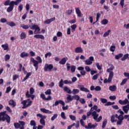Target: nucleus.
Returning a JSON list of instances; mask_svg holds the SVG:
<instances>
[{"label":"nucleus","mask_w":129,"mask_h":129,"mask_svg":"<svg viewBox=\"0 0 129 129\" xmlns=\"http://www.w3.org/2000/svg\"><path fill=\"white\" fill-rule=\"evenodd\" d=\"M118 103L121 105H125L122 107V110L124 113H128L129 110V101L127 98H125L124 100H119ZM125 104H127L125 105Z\"/></svg>","instance_id":"1"},{"label":"nucleus","mask_w":129,"mask_h":129,"mask_svg":"<svg viewBox=\"0 0 129 129\" xmlns=\"http://www.w3.org/2000/svg\"><path fill=\"white\" fill-rule=\"evenodd\" d=\"M7 123L11 122V117L7 114V111L0 112V121H6Z\"/></svg>","instance_id":"2"},{"label":"nucleus","mask_w":129,"mask_h":129,"mask_svg":"<svg viewBox=\"0 0 129 129\" xmlns=\"http://www.w3.org/2000/svg\"><path fill=\"white\" fill-rule=\"evenodd\" d=\"M19 1H11L9 4L10 7H8L7 9V11L8 12V13H11V12L13 11V10H14L15 6H18V5H19Z\"/></svg>","instance_id":"3"},{"label":"nucleus","mask_w":129,"mask_h":129,"mask_svg":"<svg viewBox=\"0 0 129 129\" xmlns=\"http://www.w3.org/2000/svg\"><path fill=\"white\" fill-rule=\"evenodd\" d=\"M19 123L18 122H15L14 125L15 128L18 129H25V124L26 123L24 121H19Z\"/></svg>","instance_id":"4"},{"label":"nucleus","mask_w":129,"mask_h":129,"mask_svg":"<svg viewBox=\"0 0 129 129\" xmlns=\"http://www.w3.org/2000/svg\"><path fill=\"white\" fill-rule=\"evenodd\" d=\"M32 101H31L30 99H28L26 100H23L21 102V104L23 105L22 108H27V107H29L30 106L31 104H32Z\"/></svg>","instance_id":"5"},{"label":"nucleus","mask_w":129,"mask_h":129,"mask_svg":"<svg viewBox=\"0 0 129 129\" xmlns=\"http://www.w3.org/2000/svg\"><path fill=\"white\" fill-rule=\"evenodd\" d=\"M36 116L40 118L39 122L42 124V125H46V123L44 120L46 118V115H43L42 114L38 113L36 114Z\"/></svg>","instance_id":"6"},{"label":"nucleus","mask_w":129,"mask_h":129,"mask_svg":"<svg viewBox=\"0 0 129 129\" xmlns=\"http://www.w3.org/2000/svg\"><path fill=\"white\" fill-rule=\"evenodd\" d=\"M66 66H67V71H70V69H71V71L72 73H74V72H75V70H76V66H70V63H67Z\"/></svg>","instance_id":"7"},{"label":"nucleus","mask_w":129,"mask_h":129,"mask_svg":"<svg viewBox=\"0 0 129 129\" xmlns=\"http://www.w3.org/2000/svg\"><path fill=\"white\" fill-rule=\"evenodd\" d=\"M31 30H35L34 31V34L37 35V34H39V32L41 31V29L39 27V26L36 25H33L32 27L30 28Z\"/></svg>","instance_id":"8"},{"label":"nucleus","mask_w":129,"mask_h":129,"mask_svg":"<svg viewBox=\"0 0 129 129\" xmlns=\"http://www.w3.org/2000/svg\"><path fill=\"white\" fill-rule=\"evenodd\" d=\"M53 69V64H48L46 63L44 67V71L45 72H47V71H52Z\"/></svg>","instance_id":"9"},{"label":"nucleus","mask_w":129,"mask_h":129,"mask_svg":"<svg viewBox=\"0 0 129 129\" xmlns=\"http://www.w3.org/2000/svg\"><path fill=\"white\" fill-rule=\"evenodd\" d=\"M97 126V123H95L94 124H92V123L89 122L88 123V125H85V128L86 129H92L95 128Z\"/></svg>","instance_id":"10"},{"label":"nucleus","mask_w":129,"mask_h":129,"mask_svg":"<svg viewBox=\"0 0 129 129\" xmlns=\"http://www.w3.org/2000/svg\"><path fill=\"white\" fill-rule=\"evenodd\" d=\"M59 104L62 105V106H65V102H64L62 100L55 101L54 104H53L52 106L54 107V106H57V105H58Z\"/></svg>","instance_id":"11"},{"label":"nucleus","mask_w":129,"mask_h":129,"mask_svg":"<svg viewBox=\"0 0 129 129\" xmlns=\"http://www.w3.org/2000/svg\"><path fill=\"white\" fill-rule=\"evenodd\" d=\"M78 88H79L81 91H84V92H90L89 90L84 87L83 85H78Z\"/></svg>","instance_id":"12"},{"label":"nucleus","mask_w":129,"mask_h":129,"mask_svg":"<svg viewBox=\"0 0 129 129\" xmlns=\"http://www.w3.org/2000/svg\"><path fill=\"white\" fill-rule=\"evenodd\" d=\"M112 78H113V75L112 73H110V74H109L108 80L107 79H105L104 80V83H110L112 80Z\"/></svg>","instance_id":"13"},{"label":"nucleus","mask_w":129,"mask_h":129,"mask_svg":"<svg viewBox=\"0 0 129 129\" xmlns=\"http://www.w3.org/2000/svg\"><path fill=\"white\" fill-rule=\"evenodd\" d=\"M110 68L107 69V72L108 73H109V74H110V73H112L113 77V72H112V70H113V69H114V66L111 64H110Z\"/></svg>","instance_id":"14"},{"label":"nucleus","mask_w":129,"mask_h":129,"mask_svg":"<svg viewBox=\"0 0 129 129\" xmlns=\"http://www.w3.org/2000/svg\"><path fill=\"white\" fill-rule=\"evenodd\" d=\"M67 60H68V57H63L59 61V63L61 64V65H65Z\"/></svg>","instance_id":"15"},{"label":"nucleus","mask_w":129,"mask_h":129,"mask_svg":"<svg viewBox=\"0 0 129 129\" xmlns=\"http://www.w3.org/2000/svg\"><path fill=\"white\" fill-rule=\"evenodd\" d=\"M63 90V91H64V92H67V93H68L69 94H71V93H72V92L71 91V89H70L67 86L64 87Z\"/></svg>","instance_id":"16"},{"label":"nucleus","mask_w":129,"mask_h":129,"mask_svg":"<svg viewBox=\"0 0 129 129\" xmlns=\"http://www.w3.org/2000/svg\"><path fill=\"white\" fill-rule=\"evenodd\" d=\"M9 105L13 106V107H15V106H16V105H17V103L15 102L14 100L11 99L9 101Z\"/></svg>","instance_id":"17"},{"label":"nucleus","mask_w":129,"mask_h":129,"mask_svg":"<svg viewBox=\"0 0 129 129\" xmlns=\"http://www.w3.org/2000/svg\"><path fill=\"white\" fill-rule=\"evenodd\" d=\"M34 38H36V39H41V40H45V37H44L43 35L41 34H36L34 36Z\"/></svg>","instance_id":"18"},{"label":"nucleus","mask_w":129,"mask_h":129,"mask_svg":"<svg viewBox=\"0 0 129 129\" xmlns=\"http://www.w3.org/2000/svg\"><path fill=\"white\" fill-rule=\"evenodd\" d=\"M1 47H2L4 51H9V44L6 43L5 44H2Z\"/></svg>","instance_id":"19"},{"label":"nucleus","mask_w":129,"mask_h":129,"mask_svg":"<svg viewBox=\"0 0 129 129\" xmlns=\"http://www.w3.org/2000/svg\"><path fill=\"white\" fill-rule=\"evenodd\" d=\"M92 115L93 116V119L96 120L97 119V118L98 117V114L96 112V111H94L92 113Z\"/></svg>","instance_id":"20"},{"label":"nucleus","mask_w":129,"mask_h":129,"mask_svg":"<svg viewBox=\"0 0 129 129\" xmlns=\"http://www.w3.org/2000/svg\"><path fill=\"white\" fill-rule=\"evenodd\" d=\"M40 110L42 111V112H43V113H47L48 114L52 113V112L51 111L47 110L45 108H41Z\"/></svg>","instance_id":"21"},{"label":"nucleus","mask_w":129,"mask_h":129,"mask_svg":"<svg viewBox=\"0 0 129 129\" xmlns=\"http://www.w3.org/2000/svg\"><path fill=\"white\" fill-rule=\"evenodd\" d=\"M76 13L77 15H78V17H80L82 15V13H81V11H80L79 8H76Z\"/></svg>","instance_id":"22"},{"label":"nucleus","mask_w":129,"mask_h":129,"mask_svg":"<svg viewBox=\"0 0 129 129\" xmlns=\"http://www.w3.org/2000/svg\"><path fill=\"white\" fill-rule=\"evenodd\" d=\"M75 52L76 53H82L83 52V49L81 47H78L75 48Z\"/></svg>","instance_id":"23"},{"label":"nucleus","mask_w":129,"mask_h":129,"mask_svg":"<svg viewBox=\"0 0 129 129\" xmlns=\"http://www.w3.org/2000/svg\"><path fill=\"white\" fill-rule=\"evenodd\" d=\"M67 95V100L68 102H70V101H72V100H73V96L72 97L71 95L70 94H68Z\"/></svg>","instance_id":"24"},{"label":"nucleus","mask_w":129,"mask_h":129,"mask_svg":"<svg viewBox=\"0 0 129 129\" xmlns=\"http://www.w3.org/2000/svg\"><path fill=\"white\" fill-rule=\"evenodd\" d=\"M20 57L21 58H25V57H29V53L23 52L20 54Z\"/></svg>","instance_id":"25"},{"label":"nucleus","mask_w":129,"mask_h":129,"mask_svg":"<svg viewBox=\"0 0 129 129\" xmlns=\"http://www.w3.org/2000/svg\"><path fill=\"white\" fill-rule=\"evenodd\" d=\"M27 38V34L25 32H22L20 34V39L21 40H24Z\"/></svg>","instance_id":"26"},{"label":"nucleus","mask_w":129,"mask_h":129,"mask_svg":"<svg viewBox=\"0 0 129 129\" xmlns=\"http://www.w3.org/2000/svg\"><path fill=\"white\" fill-rule=\"evenodd\" d=\"M109 89L110 90V91H115L116 90V86H110L109 87Z\"/></svg>","instance_id":"27"},{"label":"nucleus","mask_w":129,"mask_h":129,"mask_svg":"<svg viewBox=\"0 0 129 129\" xmlns=\"http://www.w3.org/2000/svg\"><path fill=\"white\" fill-rule=\"evenodd\" d=\"M123 56V54L119 53L118 55H116L115 56V59H116V60H118V59H119V58L122 57Z\"/></svg>","instance_id":"28"},{"label":"nucleus","mask_w":129,"mask_h":129,"mask_svg":"<svg viewBox=\"0 0 129 129\" xmlns=\"http://www.w3.org/2000/svg\"><path fill=\"white\" fill-rule=\"evenodd\" d=\"M128 53H126L124 55L123 57L121 59V61H124V60H126V59H128Z\"/></svg>","instance_id":"29"},{"label":"nucleus","mask_w":129,"mask_h":129,"mask_svg":"<svg viewBox=\"0 0 129 129\" xmlns=\"http://www.w3.org/2000/svg\"><path fill=\"white\" fill-rule=\"evenodd\" d=\"M7 25H8V26H10V27L16 26V24H15V22H7Z\"/></svg>","instance_id":"30"},{"label":"nucleus","mask_w":129,"mask_h":129,"mask_svg":"<svg viewBox=\"0 0 129 129\" xmlns=\"http://www.w3.org/2000/svg\"><path fill=\"white\" fill-rule=\"evenodd\" d=\"M63 85H64V82L63 81V79H61L59 82V87L62 88Z\"/></svg>","instance_id":"31"},{"label":"nucleus","mask_w":129,"mask_h":129,"mask_svg":"<svg viewBox=\"0 0 129 129\" xmlns=\"http://www.w3.org/2000/svg\"><path fill=\"white\" fill-rule=\"evenodd\" d=\"M107 124V120L104 119L102 122V128H104L105 125Z\"/></svg>","instance_id":"32"},{"label":"nucleus","mask_w":129,"mask_h":129,"mask_svg":"<svg viewBox=\"0 0 129 129\" xmlns=\"http://www.w3.org/2000/svg\"><path fill=\"white\" fill-rule=\"evenodd\" d=\"M74 99H75V100H77V101H78V100L80 99V97H79V96H78V95L73 96V100Z\"/></svg>","instance_id":"33"},{"label":"nucleus","mask_w":129,"mask_h":129,"mask_svg":"<svg viewBox=\"0 0 129 129\" xmlns=\"http://www.w3.org/2000/svg\"><path fill=\"white\" fill-rule=\"evenodd\" d=\"M102 25H107L108 24V20L107 19H104L101 21Z\"/></svg>","instance_id":"34"},{"label":"nucleus","mask_w":129,"mask_h":129,"mask_svg":"<svg viewBox=\"0 0 129 129\" xmlns=\"http://www.w3.org/2000/svg\"><path fill=\"white\" fill-rule=\"evenodd\" d=\"M79 93V90L77 89H74L73 90V94H78Z\"/></svg>","instance_id":"35"},{"label":"nucleus","mask_w":129,"mask_h":129,"mask_svg":"<svg viewBox=\"0 0 129 129\" xmlns=\"http://www.w3.org/2000/svg\"><path fill=\"white\" fill-rule=\"evenodd\" d=\"M21 28H23L24 30H28L29 29V25H25V24H22L21 26Z\"/></svg>","instance_id":"36"},{"label":"nucleus","mask_w":129,"mask_h":129,"mask_svg":"<svg viewBox=\"0 0 129 129\" xmlns=\"http://www.w3.org/2000/svg\"><path fill=\"white\" fill-rule=\"evenodd\" d=\"M110 33V30H108L107 31L105 32L103 34V37H107V36H109V33Z\"/></svg>","instance_id":"37"},{"label":"nucleus","mask_w":129,"mask_h":129,"mask_svg":"<svg viewBox=\"0 0 129 129\" xmlns=\"http://www.w3.org/2000/svg\"><path fill=\"white\" fill-rule=\"evenodd\" d=\"M127 80H128V79H124L122 81V82H121V83L120 84V85H121V86H122V85H124V84L125 83H126V82L127 81Z\"/></svg>","instance_id":"38"},{"label":"nucleus","mask_w":129,"mask_h":129,"mask_svg":"<svg viewBox=\"0 0 129 129\" xmlns=\"http://www.w3.org/2000/svg\"><path fill=\"white\" fill-rule=\"evenodd\" d=\"M11 59V56L9 55V54H6L5 56V61H9Z\"/></svg>","instance_id":"39"},{"label":"nucleus","mask_w":129,"mask_h":129,"mask_svg":"<svg viewBox=\"0 0 129 129\" xmlns=\"http://www.w3.org/2000/svg\"><path fill=\"white\" fill-rule=\"evenodd\" d=\"M111 122H115V121H116V120H115V116H114V115H112L111 116Z\"/></svg>","instance_id":"40"},{"label":"nucleus","mask_w":129,"mask_h":129,"mask_svg":"<svg viewBox=\"0 0 129 129\" xmlns=\"http://www.w3.org/2000/svg\"><path fill=\"white\" fill-rule=\"evenodd\" d=\"M85 63L86 65H91L92 64V61L89 59H87L85 60Z\"/></svg>","instance_id":"41"},{"label":"nucleus","mask_w":129,"mask_h":129,"mask_svg":"<svg viewBox=\"0 0 129 129\" xmlns=\"http://www.w3.org/2000/svg\"><path fill=\"white\" fill-rule=\"evenodd\" d=\"M44 93L46 94V95H50L51 93V89L47 90L46 91L44 92Z\"/></svg>","instance_id":"42"},{"label":"nucleus","mask_w":129,"mask_h":129,"mask_svg":"<svg viewBox=\"0 0 129 129\" xmlns=\"http://www.w3.org/2000/svg\"><path fill=\"white\" fill-rule=\"evenodd\" d=\"M64 84H72V81L66 80L63 81Z\"/></svg>","instance_id":"43"},{"label":"nucleus","mask_w":129,"mask_h":129,"mask_svg":"<svg viewBox=\"0 0 129 129\" xmlns=\"http://www.w3.org/2000/svg\"><path fill=\"white\" fill-rule=\"evenodd\" d=\"M110 51H111V52H114V51H115V46H111L110 47Z\"/></svg>","instance_id":"44"},{"label":"nucleus","mask_w":129,"mask_h":129,"mask_svg":"<svg viewBox=\"0 0 129 129\" xmlns=\"http://www.w3.org/2000/svg\"><path fill=\"white\" fill-rule=\"evenodd\" d=\"M57 117H58V115L57 114H54L53 116L51 117V120H55Z\"/></svg>","instance_id":"45"},{"label":"nucleus","mask_w":129,"mask_h":129,"mask_svg":"<svg viewBox=\"0 0 129 129\" xmlns=\"http://www.w3.org/2000/svg\"><path fill=\"white\" fill-rule=\"evenodd\" d=\"M69 117L71 120H76V117L73 115H70Z\"/></svg>","instance_id":"46"},{"label":"nucleus","mask_w":129,"mask_h":129,"mask_svg":"<svg viewBox=\"0 0 129 129\" xmlns=\"http://www.w3.org/2000/svg\"><path fill=\"white\" fill-rule=\"evenodd\" d=\"M36 121L35 120H32L30 121V125H33V126H36Z\"/></svg>","instance_id":"47"},{"label":"nucleus","mask_w":129,"mask_h":129,"mask_svg":"<svg viewBox=\"0 0 129 129\" xmlns=\"http://www.w3.org/2000/svg\"><path fill=\"white\" fill-rule=\"evenodd\" d=\"M60 116L63 119H66V116H65V113L64 112L61 113Z\"/></svg>","instance_id":"48"},{"label":"nucleus","mask_w":129,"mask_h":129,"mask_svg":"<svg viewBox=\"0 0 129 129\" xmlns=\"http://www.w3.org/2000/svg\"><path fill=\"white\" fill-rule=\"evenodd\" d=\"M77 27V25H76V24H74L71 26V28L73 31H75Z\"/></svg>","instance_id":"49"},{"label":"nucleus","mask_w":129,"mask_h":129,"mask_svg":"<svg viewBox=\"0 0 129 129\" xmlns=\"http://www.w3.org/2000/svg\"><path fill=\"white\" fill-rule=\"evenodd\" d=\"M80 102H81L82 103V104H85L86 101H85V99H83V98H81L79 100Z\"/></svg>","instance_id":"50"},{"label":"nucleus","mask_w":129,"mask_h":129,"mask_svg":"<svg viewBox=\"0 0 129 129\" xmlns=\"http://www.w3.org/2000/svg\"><path fill=\"white\" fill-rule=\"evenodd\" d=\"M48 56H49V57H51L52 56V53L50 52L46 53L45 54V58H48Z\"/></svg>","instance_id":"51"},{"label":"nucleus","mask_w":129,"mask_h":129,"mask_svg":"<svg viewBox=\"0 0 129 129\" xmlns=\"http://www.w3.org/2000/svg\"><path fill=\"white\" fill-rule=\"evenodd\" d=\"M100 100H101V102H102V103H106V102H107V99H106L102 98L100 99Z\"/></svg>","instance_id":"52"},{"label":"nucleus","mask_w":129,"mask_h":129,"mask_svg":"<svg viewBox=\"0 0 129 129\" xmlns=\"http://www.w3.org/2000/svg\"><path fill=\"white\" fill-rule=\"evenodd\" d=\"M85 69L87 72H90L91 71V69H90V68L88 66H86Z\"/></svg>","instance_id":"53"},{"label":"nucleus","mask_w":129,"mask_h":129,"mask_svg":"<svg viewBox=\"0 0 129 129\" xmlns=\"http://www.w3.org/2000/svg\"><path fill=\"white\" fill-rule=\"evenodd\" d=\"M12 90V88L11 87H8L6 88V93H9L10 91Z\"/></svg>","instance_id":"54"},{"label":"nucleus","mask_w":129,"mask_h":129,"mask_svg":"<svg viewBox=\"0 0 129 129\" xmlns=\"http://www.w3.org/2000/svg\"><path fill=\"white\" fill-rule=\"evenodd\" d=\"M23 4H20L18 7V11L22 12V11H23Z\"/></svg>","instance_id":"55"},{"label":"nucleus","mask_w":129,"mask_h":129,"mask_svg":"<svg viewBox=\"0 0 129 129\" xmlns=\"http://www.w3.org/2000/svg\"><path fill=\"white\" fill-rule=\"evenodd\" d=\"M98 74H97L93 76V77H92V80H96V79H97L98 78Z\"/></svg>","instance_id":"56"},{"label":"nucleus","mask_w":129,"mask_h":129,"mask_svg":"<svg viewBox=\"0 0 129 129\" xmlns=\"http://www.w3.org/2000/svg\"><path fill=\"white\" fill-rule=\"evenodd\" d=\"M81 75L82 76H85L86 75V72L85 71L83 70L80 71Z\"/></svg>","instance_id":"57"},{"label":"nucleus","mask_w":129,"mask_h":129,"mask_svg":"<svg viewBox=\"0 0 129 129\" xmlns=\"http://www.w3.org/2000/svg\"><path fill=\"white\" fill-rule=\"evenodd\" d=\"M118 120H123L124 119V118L123 117V115H119L118 117Z\"/></svg>","instance_id":"58"},{"label":"nucleus","mask_w":129,"mask_h":129,"mask_svg":"<svg viewBox=\"0 0 129 129\" xmlns=\"http://www.w3.org/2000/svg\"><path fill=\"white\" fill-rule=\"evenodd\" d=\"M35 92V89H34V88L31 87L30 89V94H34V93Z\"/></svg>","instance_id":"59"},{"label":"nucleus","mask_w":129,"mask_h":129,"mask_svg":"<svg viewBox=\"0 0 129 129\" xmlns=\"http://www.w3.org/2000/svg\"><path fill=\"white\" fill-rule=\"evenodd\" d=\"M39 61L35 60L34 62H33L34 67H36L39 65Z\"/></svg>","instance_id":"60"},{"label":"nucleus","mask_w":129,"mask_h":129,"mask_svg":"<svg viewBox=\"0 0 129 129\" xmlns=\"http://www.w3.org/2000/svg\"><path fill=\"white\" fill-rule=\"evenodd\" d=\"M95 90L96 91H100V90H101V87H100V86H97L95 88Z\"/></svg>","instance_id":"61"},{"label":"nucleus","mask_w":129,"mask_h":129,"mask_svg":"<svg viewBox=\"0 0 129 129\" xmlns=\"http://www.w3.org/2000/svg\"><path fill=\"white\" fill-rule=\"evenodd\" d=\"M66 14L67 15H68V16H70V15H71V14H72V10H68L66 11Z\"/></svg>","instance_id":"62"},{"label":"nucleus","mask_w":129,"mask_h":129,"mask_svg":"<svg viewBox=\"0 0 129 129\" xmlns=\"http://www.w3.org/2000/svg\"><path fill=\"white\" fill-rule=\"evenodd\" d=\"M19 78V75H15L13 76V81H15V80H17Z\"/></svg>","instance_id":"63"},{"label":"nucleus","mask_w":129,"mask_h":129,"mask_svg":"<svg viewBox=\"0 0 129 129\" xmlns=\"http://www.w3.org/2000/svg\"><path fill=\"white\" fill-rule=\"evenodd\" d=\"M36 59L38 60V62L41 63L42 62V58L39 56H37Z\"/></svg>","instance_id":"64"}]
</instances>
